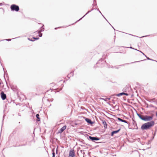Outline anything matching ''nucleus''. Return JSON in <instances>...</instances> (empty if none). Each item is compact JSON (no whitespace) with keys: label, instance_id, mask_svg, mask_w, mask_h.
Here are the masks:
<instances>
[{"label":"nucleus","instance_id":"f257e3e1","mask_svg":"<svg viewBox=\"0 0 157 157\" xmlns=\"http://www.w3.org/2000/svg\"><path fill=\"white\" fill-rule=\"evenodd\" d=\"M154 124V122L153 121L145 123L142 124L141 128L142 130L148 129L152 126Z\"/></svg>","mask_w":157,"mask_h":157},{"label":"nucleus","instance_id":"f03ea898","mask_svg":"<svg viewBox=\"0 0 157 157\" xmlns=\"http://www.w3.org/2000/svg\"><path fill=\"white\" fill-rule=\"evenodd\" d=\"M137 115L141 120L146 121H151L153 118V117L152 116H145L142 117L141 115L139 114H137Z\"/></svg>","mask_w":157,"mask_h":157},{"label":"nucleus","instance_id":"7ed1b4c3","mask_svg":"<svg viewBox=\"0 0 157 157\" xmlns=\"http://www.w3.org/2000/svg\"><path fill=\"white\" fill-rule=\"evenodd\" d=\"M11 9L12 11H18L19 10V6L15 5H12L11 6Z\"/></svg>","mask_w":157,"mask_h":157},{"label":"nucleus","instance_id":"20e7f679","mask_svg":"<svg viewBox=\"0 0 157 157\" xmlns=\"http://www.w3.org/2000/svg\"><path fill=\"white\" fill-rule=\"evenodd\" d=\"M75 156V153L74 150H71L69 153V157H74Z\"/></svg>","mask_w":157,"mask_h":157},{"label":"nucleus","instance_id":"39448f33","mask_svg":"<svg viewBox=\"0 0 157 157\" xmlns=\"http://www.w3.org/2000/svg\"><path fill=\"white\" fill-rule=\"evenodd\" d=\"M66 128V126L64 125L61 128L58 132L59 133H61Z\"/></svg>","mask_w":157,"mask_h":157},{"label":"nucleus","instance_id":"423d86ee","mask_svg":"<svg viewBox=\"0 0 157 157\" xmlns=\"http://www.w3.org/2000/svg\"><path fill=\"white\" fill-rule=\"evenodd\" d=\"M89 138L92 141H94V140H99V138L96 137H91L90 136L89 137Z\"/></svg>","mask_w":157,"mask_h":157},{"label":"nucleus","instance_id":"0eeeda50","mask_svg":"<svg viewBox=\"0 0 157 157\" xmlns=\"http://www.w3.org/2000/svg\"><path fill=\"white\" fill-rule=\"evenodd\" d=\"M1 97L3 100H5L6 98V95L3 92H2L1 93Z\"/></svg>","mask_w":157,"mask_h":157},{"label":"nucleus","instance_id":"6e6552de","mask_svg":"<svg viewBox=\"0 0 157 157\" xmlns=\"http://www.w3.org/2000/svg\"><path fill=\"white\" fill-rule=\"evenodd\" d=\"M102 123L104 125L105 128H107V124L105 121V120H102Z\"/></svg>","mask_w":157,"mask_h":157},{"label":"nucleus","instance_id":"1a4fd4ad","mask_svg":"<svg viewBox=\"0 0 157 157\" xmlns=\"http://www.w3.org/2000/svg\"><path fill=\"white\" fill-rule=\"evenodd\" d=\"M85 120L87 123L89 124H92L93 123L91 120L88 118H86L85 119Z\"/></svg>","mask_w":157,"mask_h":157},{"label":"nucleus","instance_id":"9d476101","mask_svg":"<svg viewBox=\"0 0 157 157\" xmlns=\"http://www.w3.org/2000/svg\"><path fill=\"white\" fill-rule=\"evenodd\" d=\"M117 119H118V120L119 121H121L128 124L127 122L125 120H122L120 118H117Z\"/></svg>","mask_w":157,"mask_h":157},{"label":"nucleus","instance_id":"9b49d317","mask_svg":"<svg viewBox=\"0 0 157 157\" xmlns=\"http://www.w3.org/2000/svg\"><path fill=\"white\" fill-rule=\"evenodd\" d=\"M120 130V129H119L117 130L113 131L111 133V136H113L114 134L117 133L118 132H119Z\"/></svg>","mask_w":157,"mask_h":157},{"label":"nucleus","instance_id":"f8f14e48","mask_svg":"<svg viewBox=\"0 0 157 157\" xmlns=\"http://www.w3.org/2000/svg\"><path fill=\"white\" fill-rule=\"evenodd\" d=\"M36 117L37 118V121H40V119L39 118V115L38 114H37L36 115Z\"/></svg>","mask_w":157,"mask_h":157},{"label":"nucleus","instance_id":"ddd939ff","mask_svg":"<svg viewBox=\"0 0 157 157\" xmlns=\"http://www.w3.org/2000/svg\"><path fill=\"white\" fill-rule=\"evenodd\" d=\"M124 93H123V92L121 93H120L117 94V96H120L122 95H124Z\"/></svg>","mask_w":157,"mask_h":157},{"label":"nucleus","instance_id":"4468645a","mask_svg":"<svg viewBox=\"0 0 157 157\" xmlns=\"http://www.w3.org/2000/svg\"><path fill=\"white\" fill-rule=\"evenodd\" d=\"M130 48H132L133 49H134V50H136V51H139V52H141V53H142L143 55H144V54L143 52H141V51H139L138 50H137L136 49H135L134 48H132V47H130Z\"/></svg>","mask_w":157,"mask_h":157},{"label":"nucleus","instance_id":"2eb2a0df","mask_svg":"<svg viewBox=\"0 0 157 157\" xmlns=\"http://www.w3.org/2000/svg\"><path fill=\"white\" fill-rule=\"evenodd\" d=\"M39 37H41L42 36V34L41 33H40L39 32Z\"/></svg>","mask_w":157,"mask_h":157},{"label":"nucleus","instance_id":"dca6fc26","mask_svg":"<svg viewBox=\"0 0 157 157\" xmlns=\"http://www.w3.org/2000/svg\"><path fill=\"white\" fill-rule=\"evenodd\" d=\"M52 157H55V153L54 152L52 153Z\"/></svg>","mask_w":157,"mask_h":157},{"label":"nucleus","instance_id":"f3484780","mask_svg":"<svg viewBox=\"0 0 157 157\" xmlns=\"http://www.w3.org/2000/svg\"><path fill=\"white\" fill-rule=\"evenodd\" d=\"M11 40V39H6V40L8 41H10Z\"/></svg>","mask_w":157,"mask_h":157},{"label":"nucleus","instance_id":"a211bd4d","mask_svg":"<svg viewBox=\"0 0 157 157\" xmlns=\"http://www.w3.org/2000/svg\"><path fill=\"white\" fill-rule=\"evenodd\" d=\"M124 95H125L126 96H128V94L127 93H124Z\"/></svg>","mask_w":157,"mask_h":157},{"label":"nucleus","instance_id":"6ab92c4d","mask_svg":"<svg viewBox=\"0 0 157 157\" xmlns=\"http://www.w3.org/2000/svg\"><path fill=\"white\" fill-rule=\"evenodd\" d=\"M33 38L36 40H38L39 39V38H35V37H33Z\"/></svg>","mask_w":157,"mask_h":157},{"label":"nucleus","instance_id":"aec40b11","mask_svg":"<svg viewBox=\"0 0 157 157\" xmlns=\"http://www.w3.org/2000/svg\"><path fill=\"white\" fill-rule=\"evenodd\" d=\"M28 39L30 41H33V40H30L29 38H28Z\"/></svg>","mask_w":157,"mask_h":157},{"label":"nucleus","instance_id":"412c9836","mask_svg":"<svg viewBox=\"0 0 157 157\" xmlns=\"http://www.w3.org/2000/svg\"><path fill=\"white\" fill-rule=\"evenodd\" d=\"M147 59H150V60H152V59H149V58H147Z\"/></svg>","mask_w":157,"mask_h":157},{"label":"nucleus","instance_id":"4be33fe9","mask_svg":"<svg viewBox=\"0 0 157 157\" xmlns=\"http://www.w3.org/2000/svg\"><path fill=\"white\" fill-rule=\"evenodd\" d=\"M87 14V13H86V14L85 15H84L83 17H84V16H85L86 14Z\"/></svg>","mask_w":157,"mask_h":157},{"label":"nucleus","instance_id":"5701e85b","mask_svg":"<svg viewBox=\"0 0 157 157\" xmlns=\"http://www.w3.org/2000/svg\"><path fill=\"white\" fill-rule=\"evenodd\" d=\"M156 116H157V113H156Z\"/></svg>","mask_w":157,"mask_h":157},{"label":"nucleus","instance_id":"b1692460","mask_svg":"<svg viewBox=\"0 0 157 157\" xmlns=\"http://www.w3.org/2000/svg\"><path fill=\"white\" fill-rule=\"evenodd\" d=\"M144 36H142V37H144Z\"/></svg>","mask_w":157,"mask_h":157}]
</instances>
